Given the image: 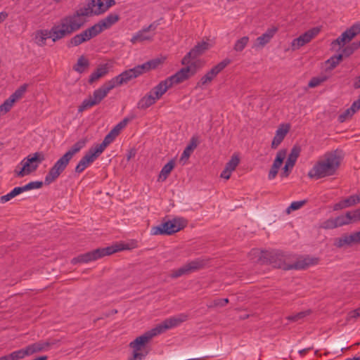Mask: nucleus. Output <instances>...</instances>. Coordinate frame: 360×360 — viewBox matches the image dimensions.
Returning <instances> with one entry per match:
<instances>
[{
    "label": "nucleus",
    "instance_id": "nucleus-1",
    "mask_svg": "<svg viewBox=\"0 0 360 360\" xmlns=\"http://www.w3.org/2000/svg\"><path fill=\"white\" fill-rule=\"evenodd\" d=\"M106 11L103 0H86L75 13L62 18L51 30L43 31L42 37H51L53 42H56L79 30L85 24L86 17L98 15Z\"/></svg>",
    "mask_w": 360,
    "mask_h": 360
},
{
    "label": "nucleus",
    "instance_id": "nucleus-2",
    "mask_svg": "<svg viewBox=\"0 0 360 360\" xmlns=\"http://www.w3.org/2000/svg\"><path fill=\"white\" fill-rule=\"evenodd\" d=\"M188 316L180 314L177 316L165 319L156 327L137 337L130 342L129 346L133 349V354L128 360H143L148 353L146 344L155 336L165 332L167 330L176 327L188 320Z\"/></svg>",
    "mask_w": 360,
    "mask_h": 360
},
{
    "label": "nucleus",
    "instance_id": "nucleus-3",
    "mask_svg": "<svg viewBox=\"0 0 360 360\" xmlns=\"http://www.w3.org/2000/svg\"><path fill=\"white\" fill-rule=\"evenodd\" d=\"M252 253L257 255V261L262 264H269L273 267L283 270L304 269L316 263V259L305 258L293 264L288 263V255L278 251H259L253 250Z\"/></svg>",
    "mask_w": 360,
    "mask_h": 360
},
{
    "label": "nucleus",
    "instance_id": "nucleus-4",
    "mask_svg": "<svg viewBox=\"0 0 360 360\" xmlns=\"http://www.w3.org/2000/svg\"><path fill=\"white\" fill-rule=\"evenodd\" d=\"M341 157L338 150L328 152L318 160L308 172L310 179H319L334 175L339 168Z\"/></svg>",
    "mask_w": 360,
    "mask_h": 360
},
{
    "label": "nucleus",
    "instance_id": "nucleus-5",
    "mask_svg": "<svg viewBox=\"0 0 360 360\" xmlns=\"http://www.w3.org/2000/svg\"><path fill=\"white\" fill-rule=\"evenodd\" d=\"M86 143V141L85 139L78 141L55 162L45 176L44 184L46 185H49L54 182L65 171L73 156L85 146Z\"/></svg>",
    "mask_w": 360,
    "mask_h": 360
},
{
    "label": "nucleus",
    "instance_id": "nucleus-6",
    "mask_svg": "<svg viewBox=\"0 0 360 360\" xmlns=\"http://www.w3.org/2000/svg\"><path fill=\"white\" fill-rule=\"evenodd\" d=\"M45 160L43 153L36 152L25 158L14 170L15 176L23 177L35 172Z\"/></svg>",
    "mask_w": 360,
    "mask_h": 360
},
{
    "label": "nucleus",
    "instance_id": "nucleus-7",
    "mask_svg": "<svg viewBox=\"0 0 360 360\" xmlns=\"http://www.w3.org/2000/svg\"><path fill=\"white\" fill-rule=\"evenodd\" d=\"M124 249L125 248L124 247L118 245L98 248L84 254L79 255L77 257H74L72 259L71 263L73 264H76L77 263H88Z\"/></svg>",
    "mask_w": 360,
    "mask_h": 360
},
{
    "label": "nucleus",
    "instance_id": "nucleus-8",
    "mask_svg": "<svg viewBox=\"0 0 360 360\" xmlns=\"http://www.w3.org/2000/svg\"><path fill=\"white\" fill-rule=\"evenodd\" d=\"M112 89L114 87L109 81L105 82L100 88L94 91L92 96H89L82 101V104L78 107V112H82L99 104Z\"/></svg>",
    "mask_w": 360,
    "mask_h": 360
},
{
    "label": "nucleus",
    "instance_id": "nucleus-9",
    "mask_svg": "<svg viewBox=\"0 0 360 360\" xmlns=\"http://www.w3.org/2000/svg\"><path fill=\"white\" fill-rule=\"evenodd\" d=\"M106 148L102 143L91 147L75 167V172L80 174L92 164Z\"/></svg>",
    "mask_w": 360,
    "mask_h": 360
},
{
    "label": "nucleus",
    "instance_id": "nucleus-10",
    "mask_svg": "<svg viewBox=\"0 0 360 360\" xmlns=\"http://www.w3.org/2000/svg\"><path fill=\"white\" fill-rule=\"evenodd\" d=\"M188 62L189 63L188 64L184 65V67L181 68L174 74L180 83H182L194 76L205 63L204 61L200 58L196 60H188Z\"/></svg>",
    "mask_w": 360,
    "mask_h": 360
},
{
    "label": "nucleus",
    "instance_id": "nucleus-11",
    "mask_svg": "<svg viewBox=\"0 0 360 360\" xmlns=\"http://www.w3.org/2000/svg\"><path fill=\"white\" fill-rule=\"evenodd\" d=\"M143 72L139 65L135 66L133 68L129 69L122 72L119 75L113 77L109 82L112 86L115 88L116 86L127 84L132 79L136 78L143 75Z\"/></svg>",
    "mask_w": 360,
    "mask_h": 360
},
{
    "label": "nucleus",
    "instance_id": "nucleus-12",
    "mask_svg": "<svg viewBox=\"0 0 360 360\" xmlns=\"http://www.w3.org/2000/svg\"><path fill=\"white\" fill-rule=\"evenodd\" d=\"M181 84L174 75L161 81L148 92L155 101L159 100L173 85Z\"/></svg>",
    "mask_w": 360,
    "mask_h": 360
},
{
    "label": "nucleus",
    "instance_id": "nucleus-13",
    "mask_svg": "<svg viewBox=\"0 0 360 360\" xmlns=\"http://www.w3.org/2000/svg\"><path fill=\"white\" fill-rule=\"evenodd\" d=\"M205 264V261L200 259L191 261L179 269L173 270L171 274V277L173 278H176L181 276L189 274L192 272L202 269Z\"/></svg>",
    "mask_w": 360,
    "mask_h": 360
},
{
    "label": "nucleus",
    "instance_id": "nucleus-14",
    "mask_svg": "<svg viewBox=\"0 0 360 360\" xmlns=\"http://www.w3.org/2000/svg\"><path fill=\"white\" fill-rule=\"evenodd\" d=\"M103 30H104L101 23L98 22L91 27L83 31L82 33L75 35L71 39L70 42L74 45H79L82 43L85 42L86 41L97 36Z\"/></svg>",
    "mask_w": 360,
    "mask_h": 360
},
{
    "label": "nucleus",
    "instance_id": "nucleus-15",
    "mask_svg": "<svg viewBox=\"0 0 360 360\" xmlns=\"http://www.w3.org/2000/svg\"><path fill=\"white\" fill-rule=\"evenodd\" d=\"M158 25V24L156 22H154L147 27L143 28L141 30H139L131 37L130 41L132 44L150 41L151 39L155 35V32Z\"/></svg>",
    "mask_w": 360,
    "mask_h": 360
},
{
    "label": "nucleus",
    "instance_id": "nucleus-16",
    "mask_svg": "<svg viewBox=\"0 0 360 360\" xmlns=\"http://www.w3.org/2000/svg\"><path fill=\"white\" fill-rule=\"evenodd\" d=\"M359 34H360V22H356L347 29L337 39H334L330 45H345L349 43Z\"/></svg>",
    "mask_w": 360,
    "mask_h": 360
},
{
    "label": "nucleus",
    "instance_id": "nucleus-17",
    "mask_svg": "<svg viewBox=\"0 0 360 360\" xmlns=\"http://www.w3.org/2000/svg\"><path fill=\"white\" fill-rule=\"evenodd\" d=\"M129 121L130 119L128 117L123 119L105 136L101 143L107 148L120 134L121 130L127 126Z\"/></svg>",
    "mask_w": 360,
    "mask_h": 360
},
{
    "label": "nucleus",
    "instance_id": "nucleus-18",
    "mask_svg": "<svg viewBox=\"0 0 360 360\" xmlns=\"http://www.w3.org/2000/svg\"><path fill=\"white\" fill-rule=\"evenodd\" d=\"M353 243H360V231L350 235H344L336 238L334 245L338 248H342L345 245H350Z\"/></svg>",
    "mask_w": 360,
    "mask_h": 360
},
{
    "label": "nucleus",
    "instance_id": "nucleus-19",
    "mask_svg": "<svg viewBox=\"0 0 360 360\" xmlns=\"http://www.w3.org/2000/svg\"><path fill=\"white\" fill-rule=\"evenodd\" d=\"M57 342V340L39 341L27 345L26 348L29 356H30L37 352L47 351L51 346L55 345Z\"/></svg>",
    "mask_w": 360,
    "mask_h": 360
},
{
    "label": "nucleus",
    "instance_id": "nucleus-20",
    "mask_svg": "<svg viewBox=\"0 0 360 360\" xmlns=\"http://www.w3.org/2000/svg\"><path fill=\"white\" fill-rule=\"evenodd\" d=\"M319 31L320 29L319 27H314L301 34L299 37L294 39L291 42V45H304L316 36Z\"/></svg>",
    "mask_w": 360,
    "mask_h": 360
},
{
    "label": "nucleus",
    "instance_id": "nucleus-21",
    "mask_svg": "<svg viewBox=\"0 0 360 360\" xmlns=\"http://www.w3.org/2000/svg\"><path fill=\"white\" fill-rule=\"evenodd\" d=\"M290 130V125L289 124H281L279 126L278 129L276 131V134L273 139V141L271 142V148L273 149H276L278 148V146L281 144V143L283 141L287 134L288 133Z\"/></svg>",
    "mask_w": 360,
    "mask_h": 360
},
{
    "label": "nucleus",
    "instance_id": "nucleus-22",
    "mask_svg": "<svg viewBox=\"0 0 360 360\" xmlns=\"http://www.w3.org/2000/svg\"><path fill=\"white\" fill-rule=\"evenodd\" d=\"M208 46H194L182 59L181 61V65L188 64V60L199 59L205 51L207 49Z\"/></svg>",
    "mask_w": 360,
    "mask_h": 360
},
{
    "label": "nucleus",
    "instance_id": "nucleus-23",
    "mask_svg": "<svg viewBox=\"0 0 360 360\" xmlns=\"http://www.w3.org/2000/svg\"><path fill=\"white\" fill-rule=\"evenodd\" d=\"M358 203H360V195H353L333 205V210L337 211L346 207H352Z\"/></svg>",
    "mask_w": 360,
    "mask_h": 360
},
{
    "label": "nucleus",
    "instance_id": "nucleus-24",
    "mask_svg": "<svg viewBox=\"0 0 360 360\" xmlns=\"http://www.w3.org/2000/svg\"><path fill=\"white\" fill-rule=\"evenodd\" d=\"M166 60L165 56H161L158 58H153L150 60L144 63L142 65H140V67L143 72L146 73L150 70L155 69L158 68L160 65H162Z\"/></svg>",
    "mask_w": 360,
    "mask_h": 360
},
{
    "label": "nucleus",
    "instance_id": "nucleus-25",
    "mask_svg": "<svg viewBox=\"0 0 360 360\" xmlns=\"http://www.w3.org/2000/svg\"><path fill=\"white\" fill-rule=\"evenodd\" d=\"M231 60L229 58H225L208 71L206 74L211 78V79H214L218 74H219L225 68H226L230 63Z\"/></svg>",
    "mask_w": 360,
    "mask_h": 360
},
{
    "label": "nucleus",
    "instance_id": "nucleus-26",
    "mask_svg": "<svg viewBox=\"0 0 360 360\" xmlns=\"http://www.w3.org/2000/svg\"><path fill=\"white\" fill-rule=\"evenodd\" d=\"M168 222L170 235L179 231L186 226V221L183 218H174L172 220H168Z\"/></svg>",
    "mask_w": 360,
    "mask_h": 360
},
{
    "label": "nucleus",
    "instance_id": "nucleus-27",
    "mask_svg": "<svg viewBox=\"0 0 360 360\" xmlns=\"http://www.w3.org/2000/svg\"><path fill=\"white\" fill-rule=\"evenodd\" d=\"M29 356L26 347L0 357V360H20Z\"/></svg>",
    "mask_w": 360,
    "mask_h": 360
},
{
    "label": "nucleus",
    "instance_id": "nucleus-28",
    "mask_svg": "<svg viewBox=\"0 0 360 360\" xmlns=\"http://www.w3.org/2000/svg\"><path fill=\"white\" fill-rule=\"evenodd\" d=\"M150 234L153 236L167 235L170 236V231L168 221L161 223L158 226L151 227Z\"/></svg>",
    "mask_w": 360,
    "mask_h": 360
},
{
    "label": "nucleus",
    "instance_id": "nucleus-29",
    "mask_svg": "<svg viewBox=\"0 0 360 360\" xmlns=\"http://www.w3.org/2000/svg\"><path fill=\"white\" fill-rule=\"evenodd\" d=\"M343 58L342 54H335L331 56L329 59H328L325 62V71L330 72L333 70L339 63L342 61Z\"/></svg>",
    "mask_w": 360,
    "mask_h": 360
},
{
    "label": "nucleus",
    "instance_id": "nucleus-30",
    "mask_svg": "<svg viewBox=\"0 0 360 360\" xmlns=\"http://www.w3.org/2000/svg\"><path fill=\"white\" fill-rule=\"evenodd\" d=\"M175 167V161L174 160H169L166 165L163 166L162 168L159 176H158V181H165L167 178L168 177L169 174L172 172V170Z\"/></svg>",
    "mask_w": 360,
    "mask_h": 360
},
{
    "label": "nucleus",
    "instance_id": "nucleus-31",
    "mask_svg": "<svg viewBox=\"0 0 360 360\" xmlns=\"http://www.w3.org/2000/svg\"><path fill=\"white\" fill-rule=\"evenodd\" d=\"M120 19V16L117 13H110L105 18L99 20L103 30L110 28L112 25L117 22Z\"/></svg>",
    "mask_w": 360,
    "mask_h": 360
},
{
    "label": "nucleus",
    "instance_id": "nucleus-32",
    "mask_svg": "<svg viewBox=\"0 0 360 360\" xmlns=\"http://www.w3.org/2000/svg\"><path fill=\"white\" fill-rule=\"evenodd\" d=\"M108 72L105 65L98 67L94 72L91 74L89 79V83L93 84L100 78L104 77Z\"/></svg>",
    "mask_w": 360,
    "mask_h": 360
},
{
    "label": "nucleus",
    "instance_id": "nucleus-33",
    "mask_svg": "<svg viewBox=\"0 0 360 360\" xmlns=\"http://www.w3.org/2000/svg\"><path fill=\"white\" fill-rule=\"evenodd\" d=\"M155 102L156 101L153 97L148 93L139 100L137 103V108L141 110H145L153 105Z\"/></svg>",
    "mask_w": 360,
    "mask_h": 360
},
{
    "label": "nucleus",
    "instance_id": "nucleus-34",
    "mask_svg": "<svg viewBox=\"0 0 360 360\" xmlns=\"http://www.w3.org/2000/svg\"><path fill=\"white\" fill-rule=\"evenodd\" d=\"M276 31L277 28L274 27L268 29L266 32H264L257 39V41L259 44L258 45H265L266 44L269 43L270 39L276 34Z\"/></svg>",
    "mask_w": 360,
    "mask_h": 360
},
{
    "label": "nucleus",
    "instance_id": "nucleus-35",
    "mask_svg": "<svg viewBox=\"0 0 360 360\" xmlns=\"http://www.w3.org/2000/svg\"><path fill=\"white\" fill-rule=\"evenodd\" d=\"M198 143V139L195 136H193L191 139L190 143L187 146L181 154V160H183L184 159H188L193 150L197 147Z\"/></svg>",
    "mask_w": 360,
    "mask_h": 360
},
{
    "label": "nucleus",
    "instance_id": "nucleus-36",
    "mask_svg": "<svg viewBox=\"0 0 360 360\" xmlns=\"http://www.w3.org/2000/svg\"><path fill=\"white\" fill-rule=\"evenodd\" d=\"M301 152V148L299 146H294L290 150V154L288 155V157L287 158V160L285 162L295 166L297 159L298 158L300 153Z\"/></svg>",
    "mask_w": 360,
    "mask_h": 360
},
{
    "label": "nucleus",
    "instance_id": "nucleus-37",
    "mask_svg": "<svg viewBox=\"0 0 360 360\" xmlns=\"http://www.w3.org/2000/svg\"><path fill=\"white\" fill-rule=\"evenodd\" d=\"M329 77H330V75H327L326 73L321 74L317 77H314L309 82L308 86L310 88H315V87L319 86L323 82L328 80V79Z\"/></svg>",
    "mask_w": 360,
    "mask_h": 360
},
{
    "label": "nucleus",
    "instance_id": "nucleus-38",
    "mask_svg": "<svg viewBox=\"0 0 360 360\" xmlns=\"http://www.w3.org/2000/svg\"><path fill=\"white\" fill-rule=\"evenodd\" d=\"M337 227L347 225L352 222L351 212H347L345 214L340 215L334 218Z\"/></svg>",
    "mask_w": 360,
    "mask_h": 360
},
{
    "label": "nucleus",
    "instance_id": "nucleus-39",
    "mask_svg": "<svg viewBox=\"0 0 360 360\" xmlns=\"http://www.w3.org/2000/svg\"><path fill=\"white\" fill-rule=\"evenodd\" d=\"M15 102L14 98L9 97L0 105V115L6 114L11 110Z\"/></svg>",
    "mask_w": 360,
    "mask_h": 360
},
{
    "label": "nucleus",
    "instance_id": "nucleus-40",
    "mask_svg": "<svg viewBox=\"0 0 360 360\" xmlns=\"http://www.w3.org/2000/svg\"><path fill=\"white\" fill-rule=\"evenodd\" d=\"M286 155H287V150L286 149H281L277 153H276V158L273 162V165H274L275 167H281V166L282 165L283 162V160H285V158H286Z\"/></svg>",
    "mask_w": 360,
    "mask_h": 360
},
{
    "label": "nucleus",
    "instance_id": "nucleus-41",
    "mask_svg": "<svg viewBox=\"0 0 360 360\" xmlns=\"http://www.w3.org/2000/svg\"><path fill=\"white\" fill-rule=\"evenodd\" d=\"M89 65V62L86 59H85L83 56L80 57L77 64L73 67V69L78 72L82 73L84 72V70L85 68H86Z\"/></svg>",
    "mask_w": 360,
    "mask_h": 360
},
{
    "label": "nucleus",
    "instance_id": "nucleus-42",
    "mask_svg": "<svg viewBox=\"0 0 360 360\" xmlns=\"http://www.w3.org/2000/svg\"><path fill=\"white\" fill-rule=\"evenodd\" d=\"M27 85L23 84L17 89L14 93H13L10 97L14 98V101L16 102L18 100L21 98L27 90Z\"/></svg>",
    "mask_w": 360,
    "mask_h": 360
},
{
    "label": "nucleus",
    "instance_id": "nucleus-43",
    "mask_svg": "<svg viewBox=\"0 0 360 360\" xmlns=\"http://www.w3.org/2000/svg\"><path fill=\"white\" fill-rule=\"evenodd\" d=\"M44 182L40 181H31L27 184L21 186L22 189V193L27 191L32 190V189H39L43 186Z\"/></svg>",
    "mask_w": 360,
    "mask_h": 360
},
{
    "label": "nucleus",
    "instance_id": "nucleus-44",
    "mask_svg": "<svg viewBox=\"0 0 360 360\" xmlns=\"http://www.w3.org/2000/svg\"><path fill=\"white\" fill-rule=\"evenodd\" d=\"M311 314V310H306L303 311H300L295 315L289 316L288 319L291 321L297 322L303 319L305 316L309 315Z\"/></svg>",
    "mask_w": 360,
    "mask_h": 360
},
{
    "label": "nucleus",
    "instance_id": "nucleus-45",
    "mask_svg": "<svg viewBox=\"0 0 360 360\" xmlns=\"http://www.w3.org/2000/svg\"><path fill=\"white\" fill-rule=\"evenodd\" d=\"M240 162L239 158L237 155H233L231 160L226 164L225 167L230 169L231 172L234 171Z\"/></svg>",
    "mask_w": 360,
    "mask_h": 360
},
{
    "label": "nucleus",
    "instance_id": "nucleus-46",
    "mask_svg": "<svg viewBox=\"0 0 360 360\" xmlns=\"http://www.w3.org/2000/svg\"><path fill=\"white\" fill-rule=\"evenodd\" d=\"M306 202V200L294 201L287 208L286 212L290 214L291 211L297 210L300 209L304 205H305Z\"/></svg>",
    "mask_w": 360,
    "mask_h": 360
},
{
    "label": "nucleus",
    "instance_id": "nucleus-47",
    "mask_svg": "<svg viewBox=\"0 0 360 360\" xmlns=\"http://www.w3.org/2000/svg\"><path fill=\"white\" fill-rule=\"evenodd\" d=\"M321 228L324 229H333L337 228V224H335L334 218H330L323 221L321 224Z\"/></svg>",
    "mask_w": 360,
    "mask_h": 360
},
{
    "label": "nucleus",
    "instance_id": "nucleus-48",
    "mask_svg": "<svg viewBox=\"0 0 360 360\" xmlns=\"http://www.w3.org/2000/svg\"><path fill=\"white\" fill-rule=\"evenodd\" d=\"M354 113L351 111L349 108H347L342 114L338 116V121L341 123L344 122L348 118H351Z\"/></svg>",
    "mask_w": 360,
    "mask_h": 360
},
{
    "label": "nucleus",
    "instance_id": "nucleus-49",
    "mask_svg": "<svg viewBox=\"0 0 360 360\" xmlns=\"http://www.w3.org/2000/svg\"><path fill=\"white\" fill-rule=\"evenodd\" d=\"M342 48H344L342 50V53L340 54L343 55V57H347L349 56L351 54L353 53L356 48L358 46H341Z\"/></svg>",
    "mask_w": 360,
    "mask_h": 360
},
{
    "label": "nucleus",
    "instance_id": "nucleus-50",
    "mask_svg": "<svg viewBox=\"0 0 360 360\" xmlns=\"http://www.w3.org/2000/svg\"><path fill=\"white\" fill-rule=\"evenodd\" d=\"M293 168V166L285 162L284 167L283 168V172L281 174L282 177H287L289 176L291 169Z\"/></svg>",
    "mask_w": 360,
    "mask_h": 360
},
{
    "label": "nucleus",
    "instance_id": "nucleus-51",
    "mask_svg": "<svg viewBox=\"0 0 360 360\" xmlns=\"http://www.w3.org/2000/svg\"><path fill=\"white\" fill-rule=\"evenodd\" d=\"M279 169H280V167H276V166L275 167V166L272 165L270 169V171L269 172V174H268L269 179H270V180L274 179L276 176Z\"/></svg>",
    "mask_w": 360,
    "mask_h": 360
},
{
    "label": "nucleus",
    "instance_id": "nucleus-52",
    "mask_svg": "<svg viewBox=\"0 0 360 360\" xmlns=\"http://www.w3.org/2000/svg\"><path fill=\"white\" fill-rule=\"evenodd\" d=\"M212 81L211 78L207 75V74H205L204 76H202L200 79V80L198 82L197 85L198 86L206 85L209 83H210Z\"/></svg>",
    "mask_w": 360,
    "mask_h": 360
},
{
    "label": "nucleus",
    "instance_id": "nucleus-53",
    "mask_svg": "<svg viewBox=\"0 0 360 360\" xmlns=\"http://www.w3.org/2000/svg\"><path fill=\"white\" fill-rule=\"evenodd\" d=\"M229 303L228 298L217 299L213 301V306L214 307H224Z\"/></svg>",
    "mask_w": 360,
    "mask_h": 360
},
{
    "label": "nucleus",
    "instance_id": "nucleus-54",
    "mask_svg": "<svg viewBox=\"0 0 360 360\" xmlns=\"http://www.w3.org/2000/svg\"><path fill=\"white\" fill-rule=\"evenodd\" d=\"M360 316V307L351 311L348 314L347 320L349 321L352 319H356Z\"/></svg>",
    "mask_w": 360,
    "mask_h": 360
},
{
    "label": "nucleus",
    "instance_id": "nucleus-55",
    "mask_svg": "<svg viewBox=\"0 0 360 360\" xmlns=\"http://www.w3.org/2000/svg\"><path fill=\"white\" fill-rule=\"evenodd\" d=\"M351 111H352L354 113L357 112L360 109V96H359V98L354 101L351 105L350 108H349Z\"/></svg>",
    "mask_w": 360,
    "mask_h": 360
},
{
    "label": "nucleus",
    "instance_id": "nucleus-56",
    "mask_svg": "<svg viewBox=\"0 0 360 360\" xmlns=\"http://www.w3.org/2000/svg\"><path fill=\"white\" fill-rule=\"evenodd\" d=\"M351 217L352 221H360V208L351 212Z\"/></svg>",
    "mask_w": 360,
    "mask_h": 360
},
{
    "label": "nucleus",
    "instance_id": "nucleus-57",
    "mask_svg": "<svg viewBox=\"0 0 360 360\" xmlns=\"http://www.w3.org/2000/svg\"><path fill=\"white\" fill-rule=\"evenodd\" d=\"M231 172H232L230 169L225 167L221 173V177L225 179H229L231 176Z\"/></svg>",
    "mask_w": 360,
    "mask_h": 360
},
{
    "label": "nucleus",
    "instance_id": "nucleus-58",
    "mask_svg": "<svg viewBox=\"0 0 360 360\" xmlns=\"http://www.w3.org/2000/svg\"><path fill=\"white\" fill-rule=\"evenodd\" d=\"M14 197L13 196V195H11V193L10 192V193H8L6 195H2L0 198V202H2V203H5V202L9 201L10 200H11Z\"/></svg>",
    "mask_w": 360,
    "mask_h": 360
},
{
    "label": "nucleus",
    "instance_id": "nucleus-59",
    "mask_svg": "<svg viewBox=\"0 0 360 360\" xmlns=\"http://www.w3.org/2000/svg\"><path fill=\"white\" fill-rule=\"evenodd\" d=\"M249 42V38L248 37H243L238 39L235 45H247Z\"/></svg>",
    "mask_w": 360,
    "mask_h": 360
},
{
    "label": "nucleus",
    "instance_id": "nucleus-60",
    "mask_svg": "<svg viewBox=\"0 0 360 360\" xmlns=\"http://www.w3.org/2000/svg\"><path fill=\"white\" fill-rule=\"evenodd\" d=\"M352 86L355 89H360V75L354 79Z\"/></svg>",
    "mask_w": 360,
    "mask_h": 360
},
{
    "label": "nucleus",
    "instance_id": "nucleus-61",
    "mask_svg": "<svg viewBox=\"0 0 360 360\" xmlns=\"http://www.w3.org/2000/svg\"><path fill=\"white\" fill-rule=\"evenodd\" d=\"M11 195H13V197L17 196L18 195L22 193V189L21 188V186L19 187H15L11 191Z\"/></svg>",
    "mask_w": 360,
    "mask_h": 360
},
{
    "label": "nucleus",
    "instance_id": "nucleus-62",
    "mask_svg": "<svg viewBox=\"0 0 360 360\" xmlns=\"http://www.w3.org/2000/svg\"><path fill=\"white\" fill-rule=\"evenodd\" d=\"M115 4L116 2L115 0H107L105 4V8H106V10H108L109 8L115 5Z\"/></svg>",
    "mask_w": 360,
    "mask_h": 360
},
{
    "label": "nucleus",
    "instance_id": "nucleus-63",
    "mask_svg": "<svg viewBox=\"0 0 360 360\" xmlns=\"http://www.w3.org/2000/svg\"><path fill=\"white\" fill-rule=\"evenodd\" d=\"M8 17V13L6 12H1L0 13V22L4 21Z\"/></svg>",
    "mask_w": 360,
    "mask_h": 360
},
{
    "label": "nucleus",
    "instance_id": "nucleus-64",
    "mask_svg": "<svg viewBox=\"0 0 360 360\" xmlns=\"http://www.w3.org/2000/svg\"><path fill=\"white\" fill-rule=\"evenodd\" d=\"M47 359H48L47 356H39L37 358H35L33 360H47Z\"/></svg>",
    "mask_w": 360,
    "mask_h": 360
}]
</instances>
